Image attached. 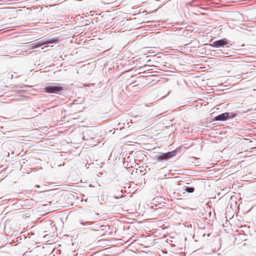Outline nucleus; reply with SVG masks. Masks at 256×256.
<instances>
[{
	"label": "nucleus",
	"instance_id": "nucleus-1",
	"mask_svg": "<svg viewBox=\"0 0 256 256\" xmlns=\"http://www.w3.org/2000/svg\"><path fill=\"white\" fill-rule=\"evenodd\" d=\"M58 40L56 39H50V40H40V42L34 43L30 46V48L31 49L35 48H36L40 47L45 44H53L57 42Z\"/></svg>",
	"mask_w": 256,
	"mask_h": 256
},
{
	"label": "nucleus",
	"instance_id": "nucleus-2",
	"mask_svg": "<svg viewBox=\"0 0 256 256\" xmlns=\"http://www.w3.org/2000/svg\"><path fill=\"white\" fill-rule=\"evenodd\" d=\"M44 90L47 93L58 94L60 92L63 90V88L56 86H50L45 87Z\"/></svg>",
	"mask_w": 256,
	"mask_h": 256
},
{
	"label": "nucleus",
	"instance_id": "nucleus-3",
	"mask_svg": "<svg viewBox=\"0 0 256 256\" xmlns=\"http://www.w3.org/2000/svg\"><path fill=\"white\" fill-rule=\"evenodd\" d=\"M175 154V152L172 151L167 153H162L161 155L159 156L158 158V160H167L174 156Z\"/></svg>",
	"mask_w": 256,
	"mask_h": 256
},
{
	"label": "nucleus",
	"instance_id": "nucleus-4",
	"mask_svg": "<svg viewBox=\"0 0 256 256\" xmlns=\"http://www.w3.org/2000/svg\"><path fill=\"white\" fill-rule=\"evenodd\" d=\"M228 44V40L226 38H223L218 40L215 41L214 43V46L216 47H220L225 46Z\"/></svg>",
	"mask_w": 256,
	"mask_h": 256
},
{
	"label": "nucleus",
	"instance_id": "nucleus-5",
	"mask_svg": "<svg viewBox=\"0 0 256 256\" xmlns=\"http://www.w3.org/2000/svg\"><path fill=\"white\" fill-rule=\"evenodd\" d=\"M229 114L228 112H225L222 114L215 118L216 120H226L228 117Z\"/></svg>",
	"mask_w": 256,
	"mask_h": 256
},
{
	"label": "nucleus",
	"instance_id": "nucleus-6",
	"mask_svg": "<svg viewBox=\"0 0 256 256\" xmlns=\"http://www.w3.org/2000/svg\"><path fill=\"white\" fill-rule=\"evenodd\" d=\"M186 190L188 192H192L194 191V188L192 187H188L186 188Z\"/></svg>",
	"mask_w": 256,
	"mask_h": 256
},
{
	"label": "nucleus",
	"instance_id": "nucleus-7",
	"mask_svg": "<svg viewBox=\"0 0 256 256\" xmlns=\"http://www.w3.org/2000/svg\"><path fill=\"white\" fill-rule=\"evenodd\" d=\"M48 190H46V188H45V189H44L42 192H46V191H48Z\"/></svg>",
	"mask_w": 256,
	"mask_h": 256
},
{
	"label": "nucleus",
	"instance_id": "nucleus-8",
	"mask_svg": "<svg viewBox=\"0 0 256 256\" xmlns=\"http://www.w3.org/2000/svg\"><path fill=\"white\" fill-rule=\"evenodd\" d=\"M36 188H40V186H39V185H36Z\"/></svg>",
	"mask_w": 256,
	"mask_h": 256
}]
</instances>
